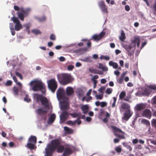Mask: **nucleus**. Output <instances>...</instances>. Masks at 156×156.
I'll return each instance as SVG.
<instances>
[{
	"label": "nucleus",
	"mask_w": 156,
	"mask_h": 156,
	"mask_svg": "<svg viewBox=\"0 0 156 156\" xmlns=\"http://www.w3.org/2000/svg\"><path fill=\"white\" fill-rule=\"evenodd\" d=\"M57 148L58 152H62L64 149V147L61 145V141L58 139L52 140L50 144H48L45 148L44 156H52V153Z\"/></svg>",
	"instance_id": "f257e3e1"
},
{
	"label": "nucleus",
	"mask_w": 156,
	"mask_h": 156,
	"mask_svg": "<svg viewBox=\"0 0 156 156\" xmlns=\"http://www.w3.org/2000/svg\"><path fill=\"white\" fill-rule=\"evenodd\" d=\"M130 44H122V45L126 50L128 55L130 56L134 54L136 45L137 48H139L140 43V37L138 36H133L130 38Z\"/></svg>",
	"instance_id": "f03ea898"
},
{
	"label": "nucleus",
	"mask_w": 156,
	"mask_h": 156,
	"mask_svg": "<svg viewBox=\"0 0 156 156\" xmlns=\"http://www.w3.org/2000/svg\"><path fill=\"white\" fill-rule=\"evenodd\" d=\"M57 97L58 101L63 100L62 101H60V108L62 110H67L69 108L68 100L65 98L64 90L62 87H59L56 92Z\"/></svg>",
	"instance_id": "7ed1b4c3"
},
{
	"label": "nucleus",
	"mask_w": 156,
	"mask_h": 156,
	"mask_svg": "<svg viewBox=\"0 0 156 156\" xmlns=\"http://www.w3.org/2000/svg\"><path fill=\"white\" fill-rule=\"evenodd\" d=\"M34 85L32 89L34 91L41 90L43 93L45 91V86L41 80H35L31 81L29 85L31 86L33 84Z\"/></svg>",
	"instance_id": "20e7f679"
},
{
	"label": "nucleus",
	"mask_w": 156,
	"mask_h": 156,
	"mask_svg": "<svg viewBox=\"0 0 156 156\" xmlns=\"http://www.w3.org/2000/svg\"><path fill=\"white\" fill-rule=\"evenodd\" d=\"M57 77L59 82L63 85H66L71 82L73 80L71 74L69 73L58 74Z\"/></svg>",
	"instance_id": "39448f33"
},
{
	"label": "nucleus",
	"mask_w": 156,
	"mask_h": 156,
	"mask_svg": "<svg viewBox=\"0 0 156 156\" xmlns=\"http://www.w3.org/2000/svg\"><path fill=\"white\" fill-rule=\"evenodd\" d=\"M111 128L113 129L114 134L118 138H115L114 139V142L115 143H118L119 141V139H125V133L119 128L114 126H112Z\"/></svg>",
	"instance_id": "423d86ee"
},
{
	"label": "nucleus",
	"mask_w": 156,
	"mask_h": 156,
	"mask_svg": "<svg viewBox=\"0 0 156 156\" xmlns=\"http://www.w3.org/2000/svg\"><path fill=\"white\" fill-rule=\"evenodd\" d=\"M34 97L36 98L37 102L41 101V104L45 106L46 108H48L51 106V103L45 97L42 96L41 95L35 94L34 95Z\"/></svg>",
	"instance_id": "0eeeda50"
},
{
	"label": "nucleus",
	"mask_w": 156,
	"mask_h": 156,
	"mask_svg": "<svg viewBox=\"0 0 156 156\" xmlns=\"http://www.w3.org/2000/svg\"><path fill=\"white\" fill-rule=\"evenodd\" d=\"M21 12H17V14L19 18L21 20H24V17L27 16L31 11V9L30 8L24 9L23 7L20 8Z\"/></svg>",
	"instance_id": "6e6552de"
},
{
	"label": "nucleus",
	"mask_w": 156,
	"mask_h": 156,
	"mask_svg": "<svg viewBox=\"0 0 156 156\" xmlns=\"http://www.w3.org/2000/svg\"><path fill=\"white\" fill-rule=\"evenodd\" d=\"M48 86L52 92L54 93L57 87V83L54 79H52L47 81Z\"/></svg>",
	"instance_id": "1a4fd4ad"
},
{
	"label": "nucleus",
	"mask_w": 156,
	"mask_h": 156,
	"mask_svg": "<svg viewBox=\"0 0 156 156\" xmlns=\"http://www.w3.org/2000/svg\"><path fill=\"white\" fill-rule=\"evenodd\" d=\"M37 138L35 136H31L29 138V143L27 145V147L31 150L35 149L36 147L35 144L36 143Z\"/></svg>",
	"instance_id": "9d476101"
},
{
	"label": "nucleus",
	"mask_w": 156,
	"mask_h": 156,
	"mask_svg": "<svg viewBox=\"0 0 156 156\" xmlns=\"http://www.w3.org/2000/svg\"><path fill=\"white\" fill-rule=\"evenodd\" d=\"M11 20L15 24L14 29L15 30L19 31L23 28V26L17 18L13 16L11 18Z\"/></svg>",
	"instance_id": "9b49d317"
},
{
	"label": "nucleus",
	"mask_w": 156,
	"mask_h": 156,
	"mask_svg": "<svg viewBox=\"0 0 156 156\" xmlns=\"http://www.w3.org/2000/svg\"><path fill=\"white\" fill-rule=\"evenodd\" d=\"M43 106L44 107L43 108H39L35 111L36 113L39 116H44L46 114L48 110L52 108V106L51 104L50 106L48 108H45V106Z\"/></svg>",
	"instance_id": "f8f14e48"
},
{
	"label": "nucleus",
	"mask_w": 156,
	"mask_h": 156,
	"mask_svg": "<svg viewBox=\"0 0 156 156\" xmlns=\"http://www.w3.org/2000/svg\"><path fill=\"white\" fill-rule=\"evenodd\" d=\"M99 7L101 12L104 13H107L108 11L107 7L104 2L102 1H100L98 3Z\"/></svg>",
	"instance_id": "ddd939ff"
},
{
	"label": "nucleus",
	"mask_w": 156,
	"mask_h": 156,
	"mask_svg": "<svg viewBox=\"0 0 156 156\" xmlns=\"http://www.w3.org/2000/svg\"><path fill=\"white\" fill-rule=\"evenodd\" d=\"M69 114L66 111L63 112L60 115V123H62L65 122L69 117Z\"/></svg>",
	"instance_id": "4468645a"
},
{
	"label": "nucleus",
	"mask_w": 156,
	"mask_h": 156,
	"mask_svg": "<svg viewBox=\"0 0 156 156\" xmlns=\"http://www.w3.org/2000/svg\"><path fill=\"white\" fill-rule=\"evenodd\" d=\"M105 33L104 32H101L99 34H94L92 36V38L95 41H98L101 39L105 34Z\"/></svg>",
	"instance_id": "2eb2a0df"
},
{
	"label": "nucleus",
	"mask_w": 156,
	"mask_h": 156,
	"mask_svg": "<svg viewBox=\"0 0 156 156\" xmlns=\"http://www.w3.org/2000/svg\"><path fill=\"white\" fill-rule=\"evenodd\" d=\"M11 76L12 77V79L13 80H14V82L16 83V84L18 85L19 87V89L20 90V92L22 93H25V91L24 90H22V86L21 83L19 82H18L16 77L15 76H12V73H10Z\"/></svg>",
	"instance_id": "dca6fc26"
},
{
	"label": "nucleus",
	"mask_w": 156,
	"mask_h": 156,
	"mask_svg": "<svg viewBox=\"0 0 156 156\" xmlns=\"http://www.w3.org/2000/svg\"><path fill=\"white\" fill-rule=\"evenodd\" d=\"M146 106V104L144 103H140L137 104L134 107L135 110L136 111H140L145 108Z\"/></svg>",
	"instance_id": "f3484780"
},
{
	"label": "nucleus",
	"mask_w": 156,
	"mask_h": 156,
	"mask_svg": "<svg viewBox=\"0 0 156 156\" xmlns=\"http://www.w3.org/2000/svg\"><path fill=\"white\" fill-rule=\"evenodd\" d=\"M142 115L143 116L150 119L151 117V114L150 111L149 109H146L144 111Z\"/></svg>",
	"instance_id": "a211bd4d"
},
{
	"label": "nucleus",
	"mask_w": 156,
	"mask_h": 156,
	"mask_svg": "<svg viewBox=\"0 0 156 156\" xmlns=\"http://www.w3.org/2000/svg\"><path fill=\"white\" fill-rule=\"evenodd\" d=\"M132 114L130 112V110L126 111L124 115V116L122 117L123 120L125 121H127L128 120L129 118L131 116Z\"/></svg>",
	"instance_id": "6ab92c4d"
},
{
	"label": "nucleus",
	"mask_w": 156,
	"mask_h": 156,
	"mask_svg": "<svg viewBox=\"0 0 156 156\" xmlns=\"http://www.w3.org/2000/svg\"><path fill=\"white\" fill-rule=\"evenodd\" d=\"M76 94L79 99L82 97L84 94V91L80 88H78L77 90Z\"/></svg>",
	"instance_id": "aec40b11"
},
{
	"label": "nucleus",
	"mask_w": 156,
	"mask_h": 156,
	"mask_svg": "<svg viewBox=\"0 0 156 156\" xmlns=\"http://www.w3.org/2000/svg\"><path fill=\"white\" fill-rule=\"evenodd\" d=\"M66 94L68 96L71 95L74 93L73 88L70 87H67L66 88Z\"/></svg>",
	"instance_id": "412c9836"
},
{
	"label": "nucleus",
	"mask_w": 156,
	"mask_h": 156,
	"mask_svg": "<svg viewBox=\"0 0 156 156\" xmlns=\"http://www.w3.org/2000/svg\"><path fill=\"white\" fill-rule=\"evenodd\" d=\"M56 117L55 115V114H52L50 116L48 121V123L49 124H51L54 121Z\"/></svg>",
	"instance_id": "4be33fe9"
},
{
	"label": "nucleus",
	"mask_w": 156,
	"mask_h": 156,
	"mask_svg": "<svg viewBox=\"0 0 156 156\" xmlns=\"http://www.w3.org/2000/svg\"><path fill=\"white\" fill-rule=\"evenodd\" d=\"M152 92V91L147 86V87L146 88L143 92V94L146 96H148Z\"/></svg>",
	"instance_id": "5701e85b"
},
{
	"label": "nucleus",
	"mask_w": 156,
	"mask_h": 156,
	"mask_svg": "<svg viewBox=\"0 0 156 156\" xmlns=\"http://www.w3.org/2000/svg\"><path fill=\"white\" fill-rule=\"evenodd\" d=\"M72 152V150L70 148H66L65 149L64 151L62 154V155L63 156H67L70 154Z\"/></svg>",
	"instance_id": "b1692460"
},
{
	"label": "nucleus",
	"mask_w": 156,
	"mask_h": 156,
	"mask_svg": "<svg viewBox=\"0 0 156 156\" xmlns=\"http://www.w3.org/2000/svg\"><path fill=\"white\" fill-rule=\"evenodd\" d=\"M80 60L81 61L86 62H91L92 61V58L90 56L83 58L80 59Z\"/></svg>",
	"instance_id": "393cba45"
},
{
	"label": "nucleus",
	"mask_w": 156,
	"mask_h": 156,
	"mask_svg": "<svg viewBox=\"0 0 156 156\" xmlns=\"http://www.w3.org/2000/svg\"><path fill=\"white\" fill-rule=\"evenodd\" d=\"M121 108L123 109L127 110V111L130 110V106L127 103H122L121 105Z\"/></svg>",
	"instance_id": "a878e982"
},
{
	"label": "nucleus",
	"mask_w": 156,
	"mask_h": 156,
	"mask_svg": "<svg viewBox=\"0 0 156 156\" xmlns=\"http://www.w3.org/2000/svg\"><path fill=\"white\" fill-rule=\"evenodd\" d=\"M81 109L84 114H86L87 113L88 109V105H83L81 107Z\"/></svg>",
	"instance_id": "bb28decb"
},
{
	"label": "nucleus",
	"mask_w": 156,
	"mask_h": 156,
	"mask_svg": "<svg viewBox=\"0 0 156 156\" xmlns=\"http://www.w3.org/2000/svg\"><path fill=\"white\" fill-rule=\"evenodd\" d=\"M119 39L122 41H124L126 38L125 34L122 30L121 32V35L119 36Z\"/></svg>",
	"instance_id": "cd10ccee"
},
{
	"label": "nucleus",
	"mask_w": 156,
	"mask_h": 156,
	"mask_svg": "<svg viewBox=\"0 0 156 156\" xmlns=\"http://www.w3.org/2000/svg\"><path fill=\"white\" fill-rule=\"evenodd\" d=\"M98 68L101 69L103 71H107L108 70V68L106 66L103 65L101 63L99 64Z\"/></svg>",
	"instance_id": "c85d7f7f"
},
{
	"label": "nucleus",
	"mask_w": 156,
	"mask_h": 156,
	"mask_svg": "<svg viewBox=\"0 0 156 156\" xmlns=\"http://www.w3.org/2000/svg\"><path fill=\"white\" fill-rule=\"evenodd\" d=\"M64 130L66 133L69 134L72 133H73V130L68 127L65 126L64 128Z\"/></svg>",
	"instance_id": "c756f323"
},
{
	"label": "nucleus",
	"mask_w": 156,
	"mask_h": 156,
	"mask_svg": "<svg viewBox=\"0 0 156 156\" xmlns=\"http://www.w3.org/2000/svg\"><path fill=\"white\" fill-rule=\"evenodd\" d=\"M70 115L73 118L77 117L79 119H80L81 116V113L80 112L74 113H70Z\"/></svg>",
	"instance_id": "7c9ffc66"
},
{
	"label": "nucleus",
	"mask_w": 156,
	"mask_h": 156,
	"mask_svg": "<svg viewBox=\"0 0 156 156\" xmlns=\"http://www.w3.org/2000/svg\"><path fill=\"white\" fill-rule=\"evenodd\" d=\"M14 26L13 23H10L9 28L11 33V34L13 36L15 35V32L14 30L15 29H14Z\"/></svg>",
	"instance_id": "2f4dec72"
},
{
	"label": "nucleus",
	"mask_w": 156,
	"mask_h": 156,
	"mask_svg": "<svg viewBox=\"0 0 156 156\" xmlns=\"http://www.w3.org/2000/svg\"><path fill=\"white\" fill-rule=\"evenodd\" d=\"M35 18L40 22L44 21L46 19V17L44 16L41 17L36 16L35 17Z\"/></svg>",
	"instance_id": "473e14b6"
},
{
	"label": "nucleus",
	"mask_w": 156,
	"mask_h": 156,
	"mask_svg": "<svg viewBox=\"0 0 156 156\" xmlns=\"http://www.w3.org/2000/svg\"><path fill=\"white\" fill-rule=\"evenodd\" d=\"M109 65L110 66H112L114 69H116L118 68V64L115 62H113L112 61H110L109 62Z\"/></svg>",
	"instance_id": "72a5a7b5"
},
{
	"label": "nucleus",
	"mask_w": 156,
	"mask_h": 156,
	"mask_svg": "<svg viewBox=\"0 0 156 156\" xmlns=\"http://www.w3.org/2000/svg\"><path fill=\"white\" fill-rule=\"evenodd\" d=\"M31 32L33 34L37 35L41 34V32L40 30L38 29H34L32 30L31 31Z\"/></svg>",
	"instance_id": "f704fd0d"
},
{
	"label": "nucleus",
	"mask_w": 156,
	"mask_h": 156,
	"mask_svg": "<svg viewBox=\"0 0 156 156\" xmlns=\"http://www.w3.org/2000/svg\"><path fill=\"white\" fill-rule=\"evenodd\" d=\"M141 122L143 124L147 126H150V122L147 120L143 119L142 120Z\"/></svg>",
	"instance_id": "c9c22d12"
},
{
	"label": "nucleus",
	"mask_w": 156,
	"mask_h": 156,
	"mask_svg": "<svg viewBox=\"0 0 156 156\" xmlns=\"http://www.w3.org/2000/svg\"><path fill=\"white\" fill-rule=\"evenodd\" d=\"M31 26V24L29 23L24 24L23 25V27H26L25 30L29 29Z\"/></svg>",
	"instance_id": "e433bc0d"
},
{
	"label": "nucleus",
	"mask_w": 156,
	"mask_h": 156,
	"mask_svg": "<svg viewBox=\"0 0 156 156\" xmlns=\"http://www.w3.org/2000/svg\"><path fill=\"white\" fill-rule=\"evenodd\" d=\"M147 42L146 41H144V42L142 43L140 47L139 48L140 49L139 50H137L136 51V53L137 52L138 53H139L140 51L144 47V46L146 45L147 44Z\"/></svg>",
	"instance_id": "4c0bfd02"
},
{
	"label": "nucleus",
	"mask_w": 156,
	"mask_h": 156,
	"mask_svg": "<svg viewBox=\"0 0 156 156\" xmlns=\"http://www.w3.org/2000/svg\"><path fill=\"white\" fill-rule=\"evenodd\" d=\"M100 58L101 60L104 59L106 60H109L110 58L109 56H105L103 55H101L100 56Z\"/></svg>",
	"instance_id": "58836bf2"
},
{
	"label": "nucleus",
	"mask_w": 156,
	"mask_h": 156,
	"mask_svg": "<svg viewBox=\"0 0 156 156\" xmlns=\"http://www.w3.org/2000/svg\"><path fill=\"white\" fill-rule=\"evenodd\" d=\"M151 125L152 126L156 129V119H153L151 121Z\"/></svg>",
	"instance_id": "ea45409f"
},
{
	"label": "nucleus",
	"mask_w": 156,
	"mask_h": 156,
	"mask_svg": "<svg viewBox=\"0 0 156 156\" xmlns=\"http://www.w3.org/2000/svg\"><path fill=\"white\" fill-rule=\"evenodd\" d=\"M95 96L97 100H101L103 98V94H96Z\"/></svg>",
	"instance_id": "a19ab883"
},
{
	"label": "nucleus",
	"mask_w": 156,
	"mask_h": 156,
	"mask_svg": "<svg viewBox=\"0 0 156 156\" xmlns=\"http://www.w3.org/2000/svg\"><path fill=\"white\" fill-rule=\"evenodd\" d=\"M148 86L152 91L153 90H156V84H151Z\"/></svg>",
	"instance_id": "79ce46f5"
},
{
	"label": "nucleus",
	"mask_w": 156,
	"mask_h": 156,
	"mask_svg": "<svg viewBox=\"0 0 156 156\" xmlns=\"http://www.w3.org/2000/svg\"><path fill=\"white\" fill-rule=\"evenodd\" d=\"M122 144L124 147H126L127 149H129V151H131L132 149L131 147L129 145H128L125 142H123Z\"/></svg>",
	"instance_id": "37998d69"
},
{
	"label": "nucleus",
	"mask_w": 156,
	"mask_h": 156,
	"mask_svg": "<svg viewBox=\"0 0 156 156\" xmlns=\"http://www.w3.org/2000/svg\"><path fill=\"white\" fill-rule=\"evenodd\" d=\"M126 95V93L123 91L120 94L119 97L121 99H123Z\"/></svg>",
	"instance_id": "c03bdc74"
},
{
	"label": "nucleus",
	"mask_w": 156,
	"mask_h": 156,
	"mask_svg": "<svg viewBox=\"0 0 156 156\" xmlns=\"http://www.w3.org/2000/svg\"><path fill=\"white\" fill-rule=\"evenodd\" d=\"M13 90L15 95H18V94L19 89L17 87H14L13 88Z\"/></svg>",
	"instance_id": "a18cd8bd"
},
{
	"label": "nucleus",
	"mask_w": 156,
	"mask_h": 156,
	"mask_svg": "<svg viewBox=\"0 0 156 156\" xmlns=\"http://www.w3.org/2000/svg\"><path fill=\"white\" fill-rule=\"evenodd\" d=\"M112 91V89L111 88H107L106 90V93L108 94H110Z\"/></svg>",
	"instance_id": "49530a36"
},
{
	"label": "nucleus",
	"mask_w": 156,
	"mask_h": 156,
	"mask_svg": "<svg viewBox=\"0 0 156 156\" xmlns=\"http://www.w3.org/2000/svg\"><path fill=\"white\" fill-rule=\"evenodd\" d=\"M115 151L118 153H120L122 151V149L120 146H117L115 148Z\"/></svg>",
	"instance_id": "de8ad7c7"
},
{
	"label": "nucleus",
	"mask_w": 156,
	"mask_h": 156,
	"mask_svg": "<svg viewBox=\"0 0 156 156\" xmlns=\"http://www.w3.org/2000/svg\"><path fill=\"white\" fill-rule=\"evenodd\" d=\"M74 66L72 65H68L67 67V69L69 71L72 70L74 68Z\"/></svg>",
	"instance_id": "09e8293b"
},
{
	"label": "nucleus",
	"mask_w": 156,
	"mask_h": 156,
	"mask_svg": "<svg viewBox=\"0 0 156 156\" xmlns=\"http://www.w3.org/2000/svg\"><path fill=\"white\" fill-rule=\"evenodd\" d=\"M50 38L51 40H55L56 39V37L55 35L53 34H51L50 36Z\"/></svg>",
	"instance_id": "8fccbe9b"
},
{
	"label": "nucleus",
	"mask_w": 156,
	"mask_h": 156,
	"mask_svg": "<svg viewBox=\"0 0 156 156\" xmlns=\"http://www.w3.org/2000/svg\"><path fill=\"white\" fill-rule=\"evenodd\" d=\"M107 105V103L106 102H100V106L101 107H104Z\"/></svg>",
	"instance_id": "3c124183"
},
{
	"label": "nucleus",
	"mask_w": 156,
	"mask_h": 156,
	"mask_svg": "<svg viewBox=\"0 0 156 156\" xmlns=\"http://www.w3.org/2000/svg\"><path fill=\"white\" fill-rule=\"evenodd\" d=\"M153 8L154 14L156 16V2L153 5Z\"/></svg>",
	"instance_id": "603ef678"
},
{
	"label": "nucleus",
	"mask_w": 156,
	"mask_h": 156,
	"mask_svg": "<svg viewBox=\"0 0 156 156\" xmlns=\"http://www.w3.org/2000/svg\"><path fill=\"white\" fill-rule=\"evenodd\" d=\"M67 123L69 124H70L71 125H73L75 124L76 122V120H75L74 121H69L67 122Z\"/></svg>",
	"instance_id": "864d4df0"
},
{
	"label": "nucleus",
	"mask_w": 156,
	"mask_h": 156,
	"mask_svg": "<svg viewBox=\"0 0 156 156\" xmlns=\"http://www.w3.org/2000/svg\"><path fill=\"white\" fill-rule=\"evenodd\" d=\"M97 70L92 69H89V71L90 72H91L92 73H95L97 74Z\"/></svg>",
	"instance_id": "5fc2aeb1"
},
{
	"label": "nucleus",
	"mask_w": 156,
	"mask_h": 156,
	"mask_svg": "<svg viewBox=\"0 0 156 156\" xmlns=\"http://www.w3.org/2000/svg\"><path fill=\"white\" fill-rule=\"evenodd\" d=\"M15 74H16V76H18L20 78V79H21V80L22 79L23 77H22V75L19 73L17 71H16L15 72Z\"/></svg>",
	"instance_id": "6e6d98bb"
},
{
	"label": "nucleus",
	"mask_w": 156,
	"mask_h": 156,
	"mask_svg": "<svg viewBox=\"0 0 156 156\" xmlns=\"http://www.w3.org/2000/svg\"><path fill=\"white\" fill-rule=\"evenodd\" d=\"M105 87H101L98 90V91L101 94H103V91L105 89Z\"/></svg>",
	"instance_id": "4d7b16f0"
},
{
	"label": "nucleus",
	"mask_w": 156,
	"mask_h": 156,
	"mask_svg": "<svg viewBox=\"0 0 156 156\" xmlns=\"http://www.w3.org/2000/svg\"><path fill=\"white\" fill-rule=\"evenodd\" d=\"M12 84V82L10 80H8L5 84L6 86H9L11 85Z\"/></svg>",
	"instance_id": "13d9d810"
},
{
	"label": "nucleus",
	"mask_w": 156,
	"mask_h": 156,
	"mask_svg": "<svg viewBox=\"0 0 156 156\" xmlns=\"http://www.w3.org/2000/svg\"><path fill=\"white\" fill-rule=\"evenodd\" d=\"M147 141H150V142L154 145H156V141L152 140L151 139H149L147 140Z\"/></svg>",
	"instance_id": "bf43d9fd"
},
{
	"label": "nucleus",
	"mask_w": 156,
	"mask_h": 156,
	"mask_svg": "<svg viewBox=\"0 0 156 156\" xmlns=\"http://www.w3.org/2000/svg\"><path fill=\"white\" fill-rule=\"evenodd\" d=\"M151 103L153 104H156V96H154L151 100Z\"/></svg>",
	"instance_id": "052dcab7"
},
{
	"label": "nucleus",
	"mask_w": 156,
	"mask_h": 156,
	"mask_svg": "<svg viewBox=\"0 0 156 156\" xmlns=\"http://www.w3.org/2000/svg\"><path fill=\"white\" fill-rule=\"evenodd\" d=\"M25 101L29 102L30 101V99L28 98V95L27 94L26 95V97L24 98Z\"/></svg>",
	"instance_id": "680f3d73"
},
{
	"label": "nucleus",
	"mask_w": 156,
	"mask_h": 156,
	"mask_svg": "<svg viewBox=\"0 0 156 156\" xmlns=\"http://www.w3.org/2000/svg\"><path fill=\"white\" fill-rule=\"evenodd\" d=\"M148 132L149 133L152 134L154 133V132L153 131V129H152L150 126H149L148 129Z\"/></svg>",
	"instance_id": "e2e57ef3"
},
{
	"label": "nucleus",
	"mask_w": 156,
	"mask_h": 156,
	"mask_svg": "<svg viewBox=\"0 0 156 156\" xmlns=\"http://www.w3.org/2000/svg\"><path fill=\"white\" fill-rule=\"evenodd\" d=\"M131 98V96H129L127 97H126L125 99L124 100L125 101H127L128 102H131V101L129 100V99Z\"/></svg>",
	"instance_id": "0e129e2a"
},
{
	"label": "nucleus",
	"mask_w": 156,
	"mask_h": 156,
	"mask_svg": "<svg viewBox=\"0 0 156 156\" xmlns=\"http://www.w3.org/2000/svg\"><path fill=\"white\" fill-rule=\"evenodd\" d=\"M123 78L120 77L119 79H117V81L118 83L120 84L122 83L123 81Z\"/></svg>",
	"instance_id": "69168bd1"
},
{
	"label": "nucleus",
	"mask_w": 156,
	"mask_h": 156,
	"mask_svg": "<svg viewBox=\"0 0 156 156\" xmlns=\"http://www.w3.org/2000/svg\"><path fill=\"white\" fill-rule=\"evenodd\" d=\"M125 10L127 11H129L130 9L129 6L127 5H126L125 6Z\"/></svg>",
	"instance_id": "338daca9"
},
{
	"label": "nucleus",
	"mask_w": 156,
	"mask_h": 156,
	"mask_svg": "<svg viewBox=\"0 0 156 156\" xmlns=\"http://www.w3.org/2000/svg\"><path fill=\"white\" fill-rule=\"evenodd\" d=\"M88 96V97H86V101L87 102H89L90 100L92 98V97L90 96Z\"/></svg>",
	"instance_id": "774afa93"
}]
</instances>
